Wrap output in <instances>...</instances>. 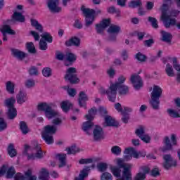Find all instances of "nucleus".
Masks as SVG:
<instances>
[{
	"label": "nucleus",
	"instance_id": "f257e3e1",
	"mask_svg": "<svg viewBox=\"0 0 180 180\" xmlns=\"http://www.w3.org/2000/svg\"><path fill=\"white\" fill-rule=\"evenodd\" d=\"M81 11L85 18L84 19V25L86 27H89L94 25V22H95V18L98 16V15L102 14V10L98 9L95 11L94 9L86 8L85 6H82L81 7Z\"/></svg>",
	"mask_w": 180,
	"mask_h": 180
},
{
	"label": "nucleus",
	"instance_id": "f03ea898",
	"mask_svg": "<svg viewBox=\"0 0 180 180\" xmlns=\"http://www.w3.org/2000/svg\"><path fill=\"white\" fill-rule=\"evenodd\" d=\"M162 95V89L160 86L154 85L149 100V105L153 110H160V98Z\"/></svg>",
	"mask_w": 180,
	"mask_h": 180
},
{
	"label": "nucleus",
	"instance_id": "7ed1b4c3",
	"mask_svg": "<svg viewBox=\"0 0 180 180\" xmlns=\"http://www.w3.org/2000/svg\"><path fill=\"white\" fill-rule=\"evenodd\" d=\"M37 110L41 112H44V115L49 120L57 117V116H60L58 112L53 109L47 103H39L37 105Z\"/></svg>",
	"mask_w": 180,
	"mask_h": 180
},
{
	"label": "nucleus",
	"instance_id": "20e7f679",
	"mask_svg": "<svg viewBox=\"0 0 180 180\" xmlns=\"http://www.w3.org/2000/svg\"><path fill=\"white\" fill-rule=\"evenodd\" d=\"M162 143L163 146L160 148L162 153L172 151V150H174V146H176V144H178V142L176 141V135H175V134H172L171 139H169V136H165L162 141Z\"/></svg>",
	"mask_w": 180,
	"mask_h": 180
},
{
	"label": "nucleus",
	"instance_id": "39448f33",
	"mask_svg": "<svg viewBox=\"0 0 180 180\" xmlns=\"http://www.w3.org/2000/svg\"><path fill=\"white\" fill-rule=\"evenodd\" d=\"M64 79L66 82H70L72 85L79 84L80 80L79 78H78L77 68L72 67L68 68L66 70Z\"/></svg>",
	"mask_w": 180,
	"mask_h": 180
},
{
	"label": "nucleus",
	"instance_id": "423d86ee",
	"mask_svg": "<svg viewBox=\"0 0 180 180\" xmlns=\"http://www.w3.org/2000/svg\"><path fill=\"white\" fill-rule=\"evenodd\" d=\"M162 158L164 160L162 166L165 169L168 170L169 168H172V167H176V160H174V158H172L171 154L163 155Z\"/></svg>",
	"mask_w": 180,
	"mask_h": 180
},
{
	"label": "nucleus",
	"instance_id": "0eeeda50",
	"mask_svg": "<svg viewBox=\"0 0 180 180\" xmlns=\"http://www.w3.org/2000/svg\"><path fill=\"white\" fill-rule=\"evenodd\" d=\"M6 172V178L7 179H12V178L15 177V174H16V170L13 167H11L8 169V167L4 165L0 168V177L4 176Z\"/></svg>",
	"mask_w": 180,
	"mask_h": 180
},
{
	"label": "nucleus",
	"instance_id": "6e6552de",
	"mask_svg": "<svg viewBox=\"0 0 180 180\" xmlns=\"http://www.w3.org/2000/svg\"><path fill=\"white\" fill-rule=\"evenodd\" d=\"M32 152L35 153V155L34 154H27V160H36V158H43V151H41V147H40V145H39L37 142L34 143Z\"/></svg>",
	"mask_w": 180,
	"mask_h": 180
},
{
	"label": "nucleus",
	"instance_id": "1a4fd4ad",
	"mask_svg": "<svg viewBox=\"0 0 180 180\" xmlns=\"http://www.w3.org/2000/svg\"><path fill=\"white\" fill-rule=\"evenodd\" d=\"M130 82L136 91L141 89V88H143V86H144L143 79H141V77H140V75L137 74H134L131 75Z\"/></svg>",
	"mask_w": 180,
	"mask_h": 180
},
{
	"label": "nucleus",
	"instance_id": "9d476101",
	"mask_svg": "<svg viewBox=\"0 0 180 180\" xmlns=\"http://www.w3.org/2000/svg\"><path fill=\"white\" fill-rule=\"evenodd\" d=\"M93 139L94 141H101L105 139V131L103 128L99 125H95L93 128Z\"/></svg>",
	"mask_w": 180,
	"mask_h": 180
},
{
	"label": "nucleus",
	"instance_id": "9b49d317",
	"mask_svg": "<svg viewBox=\"0 0 180 180\" xmlns=\"http://www.w3.org/2000/svg\"><path fill=\"white\" fill-rule=\"evenodd\" d=\"M14 180H37V176L32 175V172L28 169L25 172V175L22 173H17L14 176Z\"/></svg>",
	"mask_w": 180,
	"mask_h": 180
},
{
	"label": "nucleus",
	"instance_id": "f8f14e48",
	"mask_svg": "<svg viewBox=\"0 0 180 180\" xmlns=\"http://www.w3.org/2000/svg\"><path fill=\"white\" fill-rule=\"evenodd\" d=\"M46 4L51 13H60L61 12V7L58 6L60 5L59 0H48Z\"/></svg>",
	"mask_w": 180,
	"mask_h": 180
},
{
	"label": "nucleus",
	"instance_id": "ddd939ff",
	"mask_svg": "<svg viewBox=\"0 0 180 180\" xmlns=\"http://www.w3.org/2000/svg\"><path fill=\"white\" fill-rule=\"evenodd\" d=\"M174 103L177 109L176 110L172 109H167V113L170 117L178 119V117H180V98H176L174 100Z\"/></svg>",
	"mask_w": 180,
	"mask_h": 180
},
{
	"label": "nucleus",
	"instance_id": "4468645a",
	"mask_svg": "<svg viewBox=\"0 0 180 180\" xmlns=\"http://www.w3.org/2000/svg\"><path fill=\"white\" fill-rule=\"evenodd\" d=\"M0 32L3 34V41H8V37L6 34H11L14 36L16 34V32L11 28V26L8 25H4L1 27H0Z\"/></svg>",
	"mask_w": 180,
	"mask_h": 180
},
{
	"label": "nucleus",
	"instance_id": "2eb2a0df",
	"mask_svg": "<svg viewBox=\"0 0 180 180\" xmlns=\"http://www.w3.org/2000/svg\"><path fill=\"white\" fill-rule=\"evenodd\" d=\"M110 26V19H103L99 24L96 25V30L98 34H102L106 27Z\"/></svg>",
	"mask_w": 180,
	"mask_h": 180
},
{
	"label": "nucleus",
	"instance_id": "dca6fc26",
	"mask_svg": "<svg viewBox=\"0 0 180 180\" xmlns=\"http://www.w3.org/2000/svg\"><path fill=\"white\" fill-rule=\"evenodd\" d=\"M25 20L26 18H25V15H23L22 13L15 11L12 15L11 19L7 20V23H16V22L23 23Z\"/></svg>",
	"mask_w": 180,
	"mask_h": 180
},
{
	"label": "nucleus",
	"instance_id": "f3484780",
	"mask_svg": "<svg viewBox=\"0 0 180 180\" xmlns=\"http://www.w3.org/2000/svg\"><path fill=\"white\" fill-rule=\"evenodd\" d=\"M89 101V98L88 95L85 93V91H80L79 94L78 98V105L80 108H84V109H88L86 107V102Z\"/></svg>",
	"mask_w": 180,
	"mask_h": 180
},
{
	"label": "nucleus",
	"instance_id": "a211bd4d",
	"mask_svg": "<svg viewBox=\"0 0 180 180\" xmlns=\"http://www.w3.org/2000/svg\"><path fill=\"white\" fill-rule=\"evenodd\" d=\"M126 81V77H124V76L123 75H120L118 77V81L116 82L115 83H112L110 84V91H111V95H112V96H115V95L116 94V86H119L120 85H124V82Z\"/></svg>",
	"mask_w": 180,
	"mask_h": 180
},
{
	"label": "nucleus",
	"instance_id": "6ab92c4d",
	"mask_svg": "<svg viewBox=\"0 0 180 180\" xmlns=\"http://www.w3.org/2000/svg\"><path fill=\"white\" fill-rule=\"evenodd\" d=\"M98 92L101 95H107L110 102H115V101H116V94H115L114 96H113L112 94H111L112 91L110 90V85L108 90H105V88H103V87H100L99 89H98Z\"/></svg>",
	"mask_w": 180,
	"mask_h": 180
},
{
	"label": "nucleus",
	"instance_id": "aec40b11",
	"mask_svg": "<svg viewBox=\"0 0 180 180\" xmlns=\"http://www.w3.org/2000/svg\"><path fill=\"white\" fill-rule=\"evenodd\" d=\"M104 127H119V122L116 121L115 119H113L110 115H106L105 117Z\"/></svg>",
	"mask_w": 180,
	"mask_h": 180
},
{
	"label": "nucleus",
	"instance_id": "412c9836",
	"mask_svg": "<svg viewBox=\"0 0 180 180\" xmlns=\"http://www.w3.org/2000/svg\"><path fill=\"white\" fill-rule=\"evenodd\" d=\"M91 168H95V165H92L91 166H85L80 172L79 176L75 177V180H85V178L88 176V172L91 171Z\"/></svg>",
	"mask_w": 180,
	"mask_h": 180
},
{
	"label": "nucleus",
	"instance_id": "4be33fe9",
	"mask_svg": "<svg viewBox=\"0 0 180 180\" xmlns=\"http://www.w3.org/2000/svg\"><path fill=\"white\" fill-rule=\"evenodd\" d=\"M88 121H86L83 122L82 126V130L83 131L86 132V134H88V136H91V132H89L90 130L94 129V127H95V124L94 122H92V120H87Z\"/></svg>",
	"mask_w": 180,
	"mask_h": 180
},
{
	"label": "nucleus",
	"instance_id": "5701e85b",
	"mask_svg": "<svg viewBox=\"0 0 180 180\" xmlns=\"http://www.w3.org/2000/svg\"><path fill=\"white\" fill-rule=\"evenodd\" d=\"M65 45L66 47H71L75 46V47H79L81 46V39L77 37H72L69 40L65 41Z\"/></svg>",
	"mask_w": 180,
	"mask_h": 180
},
{
	"label": "nucleus",
	"instance_id": "b1692460",
	"mask_svg": "<svg viewBox=\"0 0 180 180\" xmlns=\"http://www.w3.org/2000/svg\"><path fill=\"white\" fill-rule=\"evenodd\" d=\"M131 169V167H125L124 169L122 170L121 176L117 180H133Z\"/></svg>",
	"mask_w": 180,
	"mask_h": 180
},
{
	"label": "nucleus",
	"instance_id": "393cba45",
	"mask_svg": "<svg viewBox=\"0 0 180 180\" xmlns=\"http://www.w3.org/2000/svg\"><path fill=\"white\" fill-rule=\"evenodd\" d=\"M27 101V94L22 90L16 96V101L18 105H23Z\"/></svg>",
	"mask_w": 180,
	"mask_h": 180
},
{
	"label": "nucleus",
	"instance_id": "a878e982",
	"mask_svg": "<svg viewBox=\"0 0 180 180\" xmlns=\"http://www.w3.org/2000/svg\"><path fill=\"white\" fill-rule=\"evenodd\" d=\"M56 133H57V127L56 125H46L44 128L42 134H50L53 136Z\"/></svg>",
	"mask_w": 180,
	"mask_h": 180
},
{
	"label": "nucleus",
	"instance_id": "bb28decb",
	"mask_svg": "<svg viewBox=\"0 0 180 180\" xmlns=\"http://www.w3.org/2000/svg\"><path fill=\"white\" fill-rule=\"evenodd\" d=\"M11 53L13 56H14L16 58L21 60H25V58H26V56H27V53L15 49H11Z\"/></svg>",
	"mask_w": 180,
	"mask_h": 180
},
{
	"label": "nucleus",
	"instance_id": "cd10ccee",
	"mask_svg": "<svg viewBox=\"0 0 180 180\" xmlns=\"http://www.w3.org/2000/svg\"><path fill=\"white\" fill-rule=\"evenodd\" d=\"M162 34V41L167 43V44H171L172 41V34L171 32H167L165 31H161Z\"/></svg>",
	"mask_w": 180,
	"mask_h": 180
},
{
	"label": "nucleus",
	"instance_id": "c85d7f7f",
	"mask_svg": "<svg viewBox=\"0 0 180 180\" xmlns=\"http://www.w3.org/2000/svg\"><path fill=\"white\" fill-rule=\"evenodd\" d=\"M6 115L9 120H13V119H15V117L18 116V110H16V108L11 107L10 108H8Z\"/></svg>",
	"mask_w": 180,
	"mask_h": 180
},
{
	"label": "nucleus",
	"instance_id": "c756f323",
	"mask_svg": "<svg viewBox=\"0 0 180 180\" xmlns=\"http://www.w3.org/2000/svg\"><path fill=\"white\" fill-rule=\"evenodd\" d=\"M56 158L59 161V168H63L67 165V154H58L56 155Z\"/></svg>",
	"mask_w": 180,
	"mask_h": 180
},
{
	"label": "nucleus",
	"instance_id": "7c9ffc66",
	"mask_svg": "<svg viewBox=\"0 0 180 180\" xmlns=\"http://www.w3.org/2000/svg\"><path fill=\"white\" fill-rule=\"evenodd\" d=\"M117 90L120 95H127L129 94V86L124 84L116 86V95H117Z\"/></svg>",
	"mask_w": 180,
	"mask_h": 180
},
{
	"label": "nucleus",
	"instance_id": "2f4dec72",
	"mask_svg": "<svg viewBox=\"0 0 180 180\" xmlns=\"http://www.w3.org/2000/svg\"><path fill=\"white\" fill-rule=\"evenodd\" d=\"M30 22H31V26H32V27H34L36 30L39 32V33H43L44 32L43 25H41V24H40L39 21H37V20L32 18L30 20Z\"/></svg>",
	"mask_w": 180,
	"mask_h": 180
},
{
	"label": "nucleus",
	"instance_id": "473e14b6",
	"mask_svg": "<svg viewBox=\"0 0 180 180\" xmlns=\"http://www.w3.org/2000/svg\"><path fill=\"white\" fill-rule=\"evenodd\" d=\"M98 112V110L96 107H93L88 111V115H86L84 117L86 119V120H94L95 119V115Z\"/></svg>",
	"mask_w": 180,
	"mask_h": 180
},
{
	"label": "nucleus",
	"instance_id": "72a5a7b5",
	"mask_svg": "<svg viewBox=\"0 0 180 180\" xmlns=\"http://www.w3.org/2000/svg\"><path fill=\"white\" fill-rule=\"evenodd\" d=\"M15 103H16V98L15 97H11L4 100L5 108H15Z\"/></svg>",
	"mask_w": 180,
	"mask_h": 180
},
{
	"label": "nucleus",
	"instance_id": "f704fd0d",
	"mask_svg": "<svg viewBox=\"0 0 180 180\" xmlns=\"http://www.w3.org/2000/svg\"><path fill=\"white\" fill-rule=\"evenodd\" d=\"M42 139L45 143L48 145H51L54 143V137L53 135L47 134H41Z\"/></svg>",
	"mask_w": 180,
	"mask_h": 180
},
{
	"label": "nucleus",
	"instance_id": "c9c22d12",
	"mask_svg": "<svg viewBox=\"0 0 180 180\" xmlns=\"http://www.w3.org/2000/svg\"><path fill=\"white\" fill-rule=\"evenodd\" d=\"M50 173L47 171V169L42 167L39 172V179L40 180H49Z\"/></svg>",
	"mask_w": 180,
	"mask_h": 180
},
{
	"label": "nucleus",
	"instance_id": "e433bc0d",
	"mask_svg": "<svg viewBox=\"0 0 180 180\" xmlns=\"http://www.w3.org/2000/svg\"><path fill=\"white\" fill-rule=\"evenodd\" d=\"M7 151L8 155L13 158V157H16L18 155V152L16 151V149H15V146H13V143H10L7 148Z\"/></svg>",
	"mask_w": 180,
	"mask_h": 180
},
{
	"label": "nucleus",
	"instance_id": "4c0bfd02",
	"mask_svg": "<svg viewBox=\"0 0 180 180\" xmlns=\"http://www.w3.org/2000/svg\"><path fill=\"white\" fill-rule=\"evenodd\" d=\"M124 154H131L134 158L139 160V152L134 148H127L124 150Z\"/></svg>",
	"mask_w": 180,
	"mask_h": 180
},
{
	"label": "nucleus",
	"instance_id": "58836bf2",
	"mask_svg": "<svg viewBox=\"0 0 180 180\" xmlns=\"http://www.w3.org/2000/svg\"><path fill=\"white\" fill-rule=\"evenodd\" d=\"M72 106V103H71L70 101H62L60 103V108L65 113H68V112L71 109V107Z\"/></svg>",
	"mask_w": 180,
	"mask_h": 180
},
{
	"label": "nucleus",
	"instance_id": "ea45409f",
	"mask_svg": "<svg viewBox=\"0 0 180 180\" xmlns=\"http://www.w3.org/2000/svg\"><path fill=\"white\" fill-rule=\"evenodd\" d=\"M6 90L11 95H13V94H15V84L11 81H8L6 83Z\"/></svg>",
	"mask_w": 180,
	"mask_h": 180
},
{
	"label": "nucleus",
	"instance_id": "a19ab883",
	"mask_svg": "<svg viewBox=\"0 0 180 180\" xmlns=\"http://www.w3.org/2000/svg\"><path fill=\"white\" fill-rule=\"evenodd\" d=\"M20 130L22 133V134H27L30 130L29 129V127H27V124L25 121L20 122Z\"/></svg>",
	"mask_w": 180,
	"mask_h": 180
},
{
	"label": "nucleus",
	"instance_id": "79ce46f5",
	"mask_svg": "<svg viewBox=\"0 0 180 180\" xmlns=\"http://www.w3.org/2000/svg\"><path fill=\"white\" fill-rule=\"evenodd\" d=\"M110 169L115 178H120L122 176V169L120 167H111Z\"/></svg>",
	"mask_w": 180,
	"mask_h": 180
},
{
	"label": "nucleus",
	"instance_id": "37998d69",
	"mask_svg": "<svg viewBox=\"0 0 180 180\" xmlns=\"http://www.w3.org/2000/svg\"><path fill=\"white\" fill-rule=\"evenodd\" d=\"M120 32V27L118 25H111L108 29V32L110 33V34H119V32Z\"/></svg>",
	"mask_w": 180,
	"mask_h": 180
},
{
	"label": "nucleus",
	"instance_id": "c03bdc74",
	"mask_svg": "<svg viewBox=\"0 0 180 180\" xmlns=\"http://www.w3.org/2000/svg\"><path fill=\"white\" fill-rule=\"evenodd\" d=\"M143 6V3L141 0H132L128 4L129 8H131L132 9H135V8H139Z\"/></svg>",
	"mask_w": 180,
	"mask_h": 180
},
{
	"label": "nucleus",
	"instance_id": "a18cd8bd",
	"mask_svg": "<svg viewBox=\"0 0 180 180\" xmlns=\"http://www.w3.org/2000/svg\"><path fill=\"white\" fill-rule=\"evenodd\" d=\"M26 49L30 54H36L37 51L36 50V47L34 46V44L33 42H27L26 44Z\"/></svg>",
	"mask_w": 180,
	"mask_h": 180
},
{
	"label": "nucleus",
	"instance_id": "49530a36",
	"mask_svg": "<svg viewBox=\"0 0 180 180\" xmlns=\"http://www.w3.org/2000/svg\"><path fill=\"white\" fill-rule=\"evenodd\" d=\"M117 168H120V169L123 168V169H124V168H131L133 167V165L124 164V162L122 159H117Z\"/></svg>",
	"mask_w": 180,
	"mask_h": 180
},
{
	"label": "nucleus",
	"instance_id": "de8ad7c7",
	"mask_svg": "<svg viewBox=\"0 0 180 180\" xmlns=\"http://www.w3.org/2000/svg\"><path fill=\"white\" fill-rule=\"evenodd\" d=\"M25 88H27V89H32V88L36 86V81L33 79H27L25 82Z\"/></svg>",
	"mask_w": 180,
	"mask_h": 180
},
{
	"label": "nucleus",
	"instance_id": "09e8293b",
	"mask_svg": "<svg viewBox=\"0 0 180 180\" xmlns=\"http://www.w3.org/2000/svg\"><path fill=\"white\" fill-rule=\"evenodd\" d=\"M165 72L168 77H174L175 72H174V68L171 64L167 63L166 65Z\"/></svg>",
	"mask_w": 180,
	"mask_h": 180
},
{
	"label": "nucleus",
	"instance_id": "8fccbe9b",
	"mask_svg": "<svg viewBox=\"0 0 180 180\" xmlns=\"http://www.w3.org/2000/svg\"><path fill=\"white\" fill-rule=\"evenodd\" d=\"M66 151H68V155L71 154H77V153H79V148L77 147L75 145H72V146L66 148Z\"/></svg>",
	"mask_w": 180,
	"mask_h": 180
},
{
	"label": "nucleus",
	"instance_id": "3c124183",
	"mask_svg": "<svg viewBox=\"0 0 180 180\" xmlns=\"http://www.w3.org/2000/svg\"><path fill=\"white\" fill-rule=\"evenodd\" d=\"M30 77H37L39 75V68L36 66H31L28 70Z\"/></svg>",
	"mask_w": 180,
	"mask_h": 180
},
{
	"label": "nucleus",
	"instance_id": "603ef678",
	"mask_svg": "<svg viewBox=\"0 0 180 180\" xmlns=\"http://www.w3.org/2000/svg\"><path fill=\"white\" fill-rule=\"evenodd\" d=\"M148 22L151 24L153 29H158V20L155 18L151 16L148 17Z\"/></svg>",
	"mask_w": 180,
	"mask_h": 180
},
{
	"label": "nucleus",
	"instance_id": "864d4df0",
	"mask_svg": "<svg viewBox=\"0 0 180 180\" xmlns=\"http://www.w3.org/2000/svg\"><path fill=\"white\" fill-rule=\"evenodd\" d=\"M41 37H42L45 41H47V43H53V37H51V34L49 32H43L42 34H41Z\"/></svg>",
	"mask_w": 180,
	"mask_h": 180
},
{
	"label": "nucleus",
	"instance_id": "5fc2aeb1",
	"mask_svg": "<svg viewBox=\"0 0 180 180\" xmlns=\"http://www.w3.org/2000/svg\"><path fill=\"white\" fill-rule=\"evenodd\" d=\"M135 134L141 139L142 136L146 134V129H144V127L140 126L138 129L135 131Z\"/></svg>",
	"mask_w": 180,
	"mask_h": 180
},
{
	"label": "nucleus",
	"instance_id": "6e6d98bb",
	"mask_svg": "<svg viewBox=\"0 0 180 180\" xmlns=\"http://www.w3.org/2000/svg\"><path fill=\"white\" fill-rule=\"evenodd\" d=\"M135 58L140 63H144L147 60V56L141 52H139L138 53L136 54Z\"/></svg>",
	"mask_w": 180,
	"mask_h": 180
},
{
	"label": "nucleus",
	"instance_id": "4d7b16f0",
	"mask_svg": "<svg viewBox=\"0 0 180 180\" xmlns=\"http://www.w3.org/2000/svg\"><path fill=\"white\" fill-rule=\"evenodd\" d=\"M97 169L100 172H105L108 169V164L105 162H100L97 165Z\"/></svg>",
	"mask_w": 180,
	"mask_h": 180
},
{
	"label": "nucleus",
	"instance_id": "13d9d810",
	"mask_svg": "<svg viewBox=\"0 0 180 180\" xmlns=\"http://www.w3.org/2000/svg\"><path fill=\"white\" fill-rule=\"evenodd\" d=\"M111 153L114 155H120L122 154V148L117 146H114L111 148Z\"/></svg>",
	"mask_w": 180,
	"mask_h": 180
},
{
	"label": "nucleus",
	"instance_id": "bf43d9fd",
	"mask_svg": "<svg viewBox=\"0 0 180 180\" xmlns=\"http://www.w3.org/2000/svg\"><path fill=\"white\" fill-rule=\"evenodd\" d=\"M42 75L46 77L49 78L51 77V68L49 67L44 68L42 70Z\"/></svg>",
	"mask_w": 180,
	"mask_h": 180
},
{
	"label": "nucleus",
	"instance_id": "052dcab7",
	"mask_svg": "<svg viewBox=\"0 0 180 180\" xmlns=\"http://www.w3.org/2000/svg\"><path fill=\"white\" fill-rule=\"evenodd\" d=\"M101 180H113V176L109 172H103L101 176Z\"/></svg>",
	"mask_w": 180,
	"mask_h": 180
},
{
	"label": "nucleus",
	"instance_id": "680f3d73",
	"mask_svg": "<svg viewBox=\"0 0 180 180\" xmlns=\"http://www.w3.org/2000/svg\"><path fill=\"white\" fill-rule=\"evenodd\" d=\"M179 13V10L172 9L169 11V15H167L169 16V19H172V18H178Z\"/></svg>",
	"mask_w": 180,
	"mask_h": 180
},
{
	"label": "nucleus",
	"instance_id": "e2e57ef3",
	"mask_svg": "<svg viewBox=\"0 0 180 180\" xmlns=\"http://www.w3.org/2000/svg\"><path fill=\"white\" fill-rule=\"evenodd\" d=\"M6 127H8L6 121H5V119L3 117H0V131H4V130H6Z\"/></svg>",
	"mask_w": 180,
	"mask_h": 180
},
{
	"label": "nucleus",
	"instance_id": "0e129e2a",
	"mask_svg": "<svg viewBox=\"0 0 180 180\" xmlns=\"http://www.w3.org/2000/svg\"><path fill=\"white\" fill-rule=\"evenodd\" d=\"M66 60L69 61V63H74V61L77 60V56L72 53H69L66 55Z\"/></svg>",
	"mask_w": 180,
	"mask_h": 180
},
{
	"label": "nucleus",
	"instance_id": "69168bd1",
	"mask_svg": "<svg viewBox=\"0 0 180 180\" xmlns=\"http://www.w3.org/2000/svg\"><path fill=\"white\" fill-rule=\"evenodd\" d=\"M47 42L46 41L41 39L39 41V50H42V51H46L47 50Z\"/></svg>",
	"mask_w": 180,
	"mask_h": 180
},
{
	"label": "nucleus",
	"instance_id": "338daca9",
	"mask_svg": "<svg viewBox=\"0 0 180 180\" xmlns=\"http://www.w3.org/2000/svg\"><path fill=\"white\" fill-rule=\"evenodd\" d=\"M173 62V67L176 71H178V72H180V65L178 63V59L176 58H172Z\"/></svg>",
	"mask_w": 180,
	"mask_h": 180
},
{
	"label": "nucleus",
	"instance_id": "774afa93",
	"mask_svg": "<svg viewBox=\"0 0 180 180\" xmlns=\"http://www.w3.org/2000/svg\"><path fill=\"white\" fill-rule=\"evenodd\" d=\"M146 178V176L143 172H139L134 176V180H144Z\"/></svg>",
	"mask_w": 180,
	"mask_h": 180
}]
</instances>
